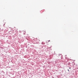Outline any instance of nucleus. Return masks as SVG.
I'll return each mask as SVG.
<instances>
[{
  "label": "nucleus",
  "mask_w": 78,
  "mask_h": 78,
  "mask_svg": "<svg viewBox=\"0 0 78 78\" xmlns=\"http://www.w3.org/2000/svg\"><path fill=\"white\" fill-rule=\"evenodd\" d=\"M69 69H71V68L70 67L69 68Z\"/></svg>",
  "instance_id": "7ed1b4c3"
},
{
  "label": "nucleus",
  "mask_w": 78,
  "mask_h": 78,
  "mask_svg": "<svg viewBox=\"0 0 78 78\" xmlns=\"http://www.w3.org/2000/svg\"><path fill=\"white\" fill-rule=\"evenodd\" d=\"M48 42H50V40H49L48 41Z\"/></svg>",
  "instance_id": "f03ea898"
},
{
  "label": "nucleus",
  "mask_w": 78,
  "mask_h": 78,
  "mask_svg": "<svg viewBox=\"0 0 78 78\" xmlns=\"http://www.w3.org/2000/svg\"><path fill=\"white\" fill-rule=\"evenodd\" d=\"M14 29V30H15V32H16L17 31V28L16 27H15Z\"/></svg>",
  "instance_id": "f257e3e1"
},
{
  "label": "nucleus",
  "mask_w": 78,
  "mask_h": 78,
  "mask_svg": "<svg viewBox=\"0 0 78 78\" xmlns=\"http://www.w3.org/2000/svg\"><path fill=\"white\" fill-rule=\"evenodd\" d=\"M68 72H69V70L68 69Z\"/></svg>",
  "instance_id": "20e7f679"
}]
</instances>
